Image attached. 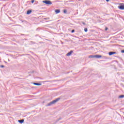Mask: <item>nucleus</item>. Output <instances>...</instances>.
<instances>
[{"mask_svg": "<svg viewBox=\"0 0 124 124\" xmlns=\"http://www.w3.org/2000/svg\"><path fill=\"white\" fill-rule=\"evenodd\" d=\"M60 99H61L60 98H58L57 99H56L55 100L50 102L49 103H48L46 106H51V105H53V104H55V103H56V102H58V101L59 100H60Z\"/></svg>", "mask_w": 124, "mask_h": 124, "instance_id": "f257e3e1", "label": "nucleus"}, {"mask_svg": "<svg viewBox=\"0 0 124 124\" xmlns=\"http://www.w3.org/2000/svg\"><path fill=\"white\" fill-rule=\"evenodd\" d=\"M43 3H45L46 4H48L49 5H51L52 4V1H51L50 0H45L43 1Z\"/></svg>", "mask_w": 124, "mask_h": 124, "instance_id": "f03ea898", "label": "nucleus"}, {"mask_svg": "<svg viewBox=\"0 0 124 124\" xmlns=\"http://www.w3.org/2000/svg\"><path fill=\"white\" fill-rule=\"evenodd\" d=\"M118 8L121 10H124V3H121V5L118 6Z\"/></svg>", "mask_w": 124, "mask_h": 124, "instance_id": "7ed1b4c3", "label": "nucleus"}, {"mask_svg": "<svg viewBox=\"0 0 124 124\" xmlns=\"http://www.w3.org/2000/svg\"><path fill=\"white\" fill-rule=\"evenodd\" d=\"M114 54H117V53L116 52H113V51H111L108 53V55L109 56H112V55H114Z\"/></svg>", "mask_w": 124, "mask_h": 124, "instance_id": "20e7f679", "label": "nucleus"}, {"mask_svg": "<svg viewBox=\"0 0 124 124\" xmlns=\"http://www.w3.org/2000/svg\"><path fill=\"white\" fill-rule=\"evenodd\" d=\"M72 53H73V51L71 50L69 52H68L66 56L67 57H69V56L71 55V54H72Z\"/></svg>", "mask_w": 124, "mask_h": 124, "instance_id": "39448f33", "label": "nucleus"}, {"mask_svg": "<svg viewBox=\"0 0 124 124\" xmlns=\"http://www.w3.org/2000/svg\"><path fill=\"white\" fill-rule=\"evenodd\" d=\"M95 58L96 59H99L100 58H102V56L101 55H95Z\"/></svg>", "mask_w": 124, "mask_h": 124, "instance_id": "423d86ee", "label": "nucleus"}, {"mask_svg": "<svg viewBox=\"0 0 124 124\" xmlns=\"http://www.w3.org/2000/svg\"><path fill=\"white\" fill-rule=\"evenodd\" d=\"M33 84L35 85V86H41V83L34 82Z\"/></svg>", "mask_w": 124, "mask_h": 124, "instance_id": "0eeeda50", "label": "nucleus"}, {"mask_svg": "<svg viewBox=\"0 0 124 124\" xmlns=\"http://www.w3.org/2000/svg\"><path fill=\"white\" fill-rule=\"evenodd\" d=\"M55 11L56 14H58V13H60L61 12V10L59 9H56Z\"/></svg>", "mask_w": 124, "mask_h": 124, "instance_id": "6e6552de", "label": "nucleus"}, {"mask_svg": "<svg viewBox=\"0 0 124 124\" xmlns=\"http://www.w3.org/2000/svg\"><path fill=\"white\" fill-rule=\"evenodd\" d=\"M18 122L20 124H23L24 122V119H22V120H18Z\"/></svg>", "mask_w": 124, "mask_h": 124, "instance_id": "1a4fd4ad", "label": "nucleus"}, {"mask_svg": "<svg viewBox=\"0 0 124 124\" xmlns=\"http://www.w3.org/2000/svg\"><path fill=\"white\" fill-rule=\"evenodd\" d=\"M31 10H28V11H27V14L28 15L31 14Z\"/></svg>", "mask_w": 124, "mask_h": 124, "instance_id": "9d476101", "label": "nucleus"}, {"mask_svg": "<svg viewBox=\"0 0 124 124\" xmlns=\"http://www.w3.org/2000/svg\"><path fill=\"white\" fill-rule=\"evenodd\" d=\"M89 58H92V59H93V58H95V55H90L89 56Z\"/></svg>", "mask_w": 124, "mask_h": 124, "instance_id": "9b49d317", "label": "nucleus"}, {"mask_svg": "<svg viewBox=\"0 0 124 124\" xmlns=\"http://www.w3.org/2000/svg\"><path fill=\"white\" fill-rule=\"evenodd\" d=\"M124 95H121L119 96V98H124Z\"/></svg>", "mask_w": 124, "mask_h": 124, "instance_id": "f8f14e48", "label": "nucleus"}, {"mask_svg": "<svg viewBox=\"0 0 124 124\" xmlns=\"http://www.w3.org/2000/svg\"><path fill=\"white\" fill-rule=\"evenodd\" d=\"M67 10H63V13H67Z\"/></svg>", "mask_w": 124, "mask_h": 124, "instance_id": "ddd939ff", "label": "nucleus"}, {"mask_svg": "<svg viewBox=\"0 0 124 124\" xmlns=\"http://www.w3.org/2000/svg\"><path fill=\"white\" fill-rule=\"evenodd\" d=\"M45 20H50V17H47V18H45Z\"/></svg>", "mask_w": 124, "mask_h": 124, "instance_id": "4468645a", "label": "nucleus"}, {"mask_svg": "<svg viewBox=\"0 0 124 124\" xmlns=\"http://www.w3.org/2000/svg\"><path fill=\"white\" fill-rule=\"evenodd\" d=\"M84 31H85V32H87V31H88V29L85 28L84 29Z\"/></svg>", "mask_w": 124, "mask_h": 124, "instance_id": "2eb2a0df", "label": "nucleus"}, {"mask_svg": "<svg viewBox=\"0 0 124 124\" xmlns=\"http://www.w3.org/2000/svg\"><path fill=\"white\" fill-rule=\"evenodd\" d=\"M75 32V30H73L71 31L72 33H73V32Z\"/></svg>", "mask_w": 124, "mask_h": 124, "instance_id": "dca6fc26", "label": "nucleus"}, {"mask_svg": "<svg viewBox=\"0 0 124 124\" xmlns=\"http://www.w3.org/2000/svg\"><path fill=\"white\" fill-rule=\"evenodd\" d=\"M0 67L3 68V67H4V65H1L0 66Z\"/></svg>", "mask_w": 124, "mask_h": 124, "instance_id": "f3484780", "label": "nucleus"}, {"mask_svg": "<svg viewBox=\"0 0 124 124\" xmlns=\"http://www.w3.org/2000/svg\"><path fill=\"white\" fill-rule=\"evenodd\" d=\"M31 3H33V2H34V0H31Z\"/></svg>", "mask_w": 124, "mask_h": 124, "instance_id": "a211bd4d", "label": "nucleus"}, {"mask_svg": "<svg viewBox=\"0 0 124 124\" xmlns=\"http://www.w3.org/2000/svg\"><path fill=\"white\" fill-rule=\"evenodd\" d=\"M121 53H124V49L121 50Z\"/></svg>", "mask_w": 124, "mask_h": 124, "instance_id": "6ab92c4d", "label": "nucleus"}, {"mask_svg": "<svg viewBox=\"0 0 124 124\" xmlns=\"http://www.w3.org/2000/svg\"><path fill=\"white\" fill-rule=\"evenodd\" d=\"M108 30V28L106 27L105 31H107Z\"/></svg>", "mask_w": 124, "mask_h": 124, "instance_id": "aec40b11", "label": "nucleus"}, {"mask_svg": "<svg viewBox=\"0 0 124 124\" xmlns=\"http://www.w3.org/2000/svg\"><path fill=\"white\" fill-rule=\"evenodd\" d=\"M82 24H83V25H86V23H85V22H82Z\"/></svg>", "mask_w": 124, "mask_h": 124, "instance_id": "412c9836", "label": "nucleus"}, {"mask_svg": "<svg viewBox=\"0 0 124 124\" xmlns=\"http://www.w3.org/2000/svg\"><path fill=\"white\" fill-rule=\"evenodd\" d=\"M106 1H107V2H108V1H109V0H106Z\"/></svg>", "mask_w": 124, "mask_h": 124, "instance_id": "4be33fe9", "label": "nucleus"}, {"mask_svg": "<svg viewBox=\"0 0 124 124\" xmlns=\"http://www.w3.org/2000/svg\"><path fill=\"white\" fill-rule=\"evenodd\" d=\"M62 119V118H60V120H61Z\"/></svg>", "mask_w": 124, "mask_h": 124, "instance_id": "5701e85b", "label": "nucleus"}]
</instances>
